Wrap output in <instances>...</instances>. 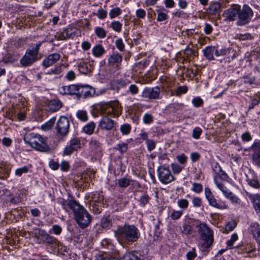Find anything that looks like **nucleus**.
<instances>
[{"instance_id": "obj_49", "label": "nucleus", "mask_w": 260, "mask_h": 260, "mask_svg": "<svg viewBox=\"0 0 260 260\" xmlns=\"http://www.w3.org/2000/svg\"><path fill=\"white\" fill-rule=\"evenodd\" d=\"M182 214L183 211L173 210L170 215V217L172 220H177L180 218Z\"/></svg>"}, {"instance_id": "obj_63", "label": "nucleus", "mask_w": 260, "mask_h": 260, "mask_svg": "<svg viewBox=\"0 0 260 260\" xmlns=\"http://www.w3.org/2000/svg\"><path fill=\"white\" fill-rule=\"evenodd\" d=\"M64 78L68 81H73L76 78L75 73L73 71H70L67 73Z\"/></svg>"}, {"instance_id": "obj_38", "label": "nucleus", "mask_w": 260, "mask_h": 260, "mask_svg": "<svg viewBox=\"0 0 260 260\" xmlns=\"http://www.w3.org/2000/svg\"><path fill=\"white\" fill-rule=\"evenodd\" d=\"M122 24L118 21H113L111 22V27L116 32H119L122 29Z\"/></svg>"}, {"instance_id": "obj_26", "label": "nucleus", "mask_w": 260, "mask_h": 260, "mask_svg": "<svg viewBox=\"0 0 260 260\" xmlns=\"http://www.w3.org/2000/svg\"><path fill=\"white\" fill-rule=\"evenodd\" d=\"M92 53L95 57H100L105 53V50L102 45L98 44L93 47Z\"/></svg>"}, {"instance_id": "obj_56", "label": "nucleus", "mask_w": 260, "mask_h": 260, "mask_svg": "<svg viewBox=\"0 0 260 260\" xmlns=\"http://www.w3.org/2000/svg\"><path fill=\"white\" fill-rule=\"evenodd\" d=\"M178 206L183 209H186L188 206V202L186 199H181L177 202Z\"/></svg>"}, {"instance_id": "obj_53", "label": "nucleus", "mask_w": 260, "mask_h": 260, "mask_svg": "<svg viewBox=\"0 0 260 260\" xmlns=\"http://www.w3.org/2000/svg\"><path fill=\"white\" fill-rule=\"evenodd\" d=\"M192 190L194 192L199 193L203 190V186L199 183H193L192 184Z\"/></svg>"}, {"instance_id": "obj_3", "label": "nucleus", "mask_w": 260, "mask_h": 260, "mask_svg": "<svg viewBox=\"0 0 260 260\" xmlns=\"http://www.w3.org/2000/svg\"><path fill=\"white\" fill-rule=\"evenodd\" d=\"M115 237L122 244H129L134 243L140 237L138 229L134 225L125 224L123 226H118L114 231Z\"/></svg>"}, {"instance_id": "obj_1", "label": "nucleus", "mask_w": 260, "mask_h": 260, "mask_svg": "<svg viewBox=\"0 0 260 260\" xmlns=\"http://www.w3.org/2000/svg\"><path fill=\"white\" fill-rule=\"evenodd\" d=\"M101 114L104 115L99 122V128L103 130L110 131L116 124V122L109 117L119 116L122 112V107L118 101H111L108 103H101L98 105Z\"/></svg>"}, {"instance_id": "obj_17", "label": "nucleus", "mask_w": 260, "mask_h": 260, "mask_svg": "<svg viewBox=\"0 0 260 260\" xmlns=\"http://www.w3.org/2000/svg\"><path fill=\"white\" fill-rule=\"evenodd\" d=\"M223 193L224 197L230 199L233 203H239V199L223 184H218L217 187Z\"/></svg>"}, {"instance_id": "obj_37", "label": "nucleus", "mask_w": 260, "mask_h": 260, "mask_svg": "<svg viewBox=\"0 0 260 260\" xmlns=\"http://www.w3.org/2000/svg\"><path fill=\"white\" fill-rule=\"evenodd\" d=\"M113 84L116 86V89L119 90L125 87L128 84V82L124 79H119L113 81Z\"/></svg>"}, {"instance_id": "obj_55", "label": "nucleus", "mask_w": 260, "mask_h": 260, "mask_svg": "<svg viewBox=\"0 0 260 260\" xmlns=\"http://www.w3.org/2000/svg\"><path fill=\"white\" fill-rule=\"evenodd\" d=\"M139 92V88L135 84H132L129 86L127 91V93H130L132 95L137 94Z\"/></svg>"}, {"instance_id": "obj_47", "label": "nucleus", "mask_w": 260, "mask_h": 260, "mask_svg": "<svg viewBox=\"0 0 260 260\" xmlns=\"http://www.w3.org/2000/svg\"><path fill=\"white\" fill-rule=\"evenodd\" d=\"M202 132V129L200 127H196L192 131V137L194 139H199Z\"/></svg>"}, {"instance_id": "obj_29", "label": "nucleus", "mask_w": 260, "mask_h": 260, "mask_svg": "<svg viewBox=\"0 0 260 260\" xmlns=\"http://www.w3.org/2000/svg\"><path fill=\"white\" fill-rule=\"evenodd\" d=\"M131 180L124 177L118 179L116 184L120 188H125L131 185Z\"/></svg>"}, {"instance_id": "obj_54", "label": "nucleus", "mask_w": 260, "mask_h": 260, "mask_svg": "<svg viewBox=\"0 0 260 260\" xmlns=\"http://www.w3.org/2000/svg\"><path fill=\"white\" fill-rule=\"evenodd\" d=\"M8 174V170L7 168H6V166L1 164L0 166V178H3L7 177Z\"/></svg>"}, {"instance_id": "obj_18", "label": "nucleus", "mask_w": 260, "mask_h": 260, "mask_svg": "<svg viewBox=\"0 0 260 260\" xmlns=\"http://www.w3.org/2000/svg\"><path fill=\"white\" fill-rule=\"evenodd\" d=\"M60 58V55L58 53L51 54L43 60L42 66L45 68H48L59 60Z\"/></svg>"}, {"instance_id": "obj_57", "label": "nucleus", "mask_w": 260, "mask_h": 260, "mask_svg": "<svg viewBox=\"0 0 260 260\" xmlns=\"http://www.w3.org/2000/svg\"><path fill=\"white\" fill-rule=\"evenodd\" d=\"M143 120L144 123L150 124L153 121V117L150 114L146 113L143 116Z\"/></svg>"}, {"instance_id": "obj_25", "label": "nucleus", "mask_w": 260, "mask_h": 260, "mask_svg": "<svg viewBox=\"0 0 260 260\" xmlns=\"http://www.w3.org/2000/svg\"><path fill=\"white\" fill-rule=\"evenodd\" d=\"M204 56L209 60L214 59L215 46H207L203 50Z\"/></svg>"}, {"instance_id": "obj_31", "label": "nucleus", "mask_w": 260, "mask_h": 260, "mask_svg": "<svg viewBox=\"0 0 260 260\" xmlns=\"http://www.w3.org/2000/svg\"><path fill=\"white\" fill-rule=\"evenodd\" d=\"M78 67L79 72L83 74H87L91 71L90 66L84 62L79 63Z\"/></svg>"}, {"instance_id": "obj_24", "label": "nucleus", "mask_w": 260, "mask_h": 260, "mask_svg": "<svg viewBox=\"0 0 260 260\" xmlns=\"http://www.w3.org/2000/svg\"><path fill=\"white\" fill-rule=\"evenodd\" d=\"M95 91L93 88L90 86L80 85L79 94H82L85 98L92 96L95 94Z\"/></svg>"}, {"instance_id": "obj_16", "label": "nucleus", "mask_w": 260, "mask_h": 260, "mask_svg": "<svg viewBox=\"0 0 260 260\" xmlns=\"http://www.w3.org/2000/svg\"><path fill=\"white\" fill-rule=\"evenodd\" d=\"M122 60V57L120 54L114 53L110 56L108 62L110 66L115 67L116 70H119Z\"/></svg>"}, {"instance_id": "obj_45", "label": "nucleus", "mask_w": 260, "mask_h": 260, "mask_svg": "<svg viewBox=\"0 0 260 260\" xmlns=\"http://www.w3.org/2000/svg\"><path fill=\"white\" fill-rule=\"evenodd\" d=\"M61 72V68L59 66H55L54 68L49 70L46 74L47 75H59Z\"/></svg>"}, {"instance_id": "obj_7", "label": "nucleus", "mask_w": 260, "mask_h": 260, "mask_svg": "<svg viewBox=\"0 0 260 260\" xmlns=\"http://www.w3.org/2000/svg\"><path fill=\"white\" fill-rule=\"evenodd\" d=\"M30 138L27 141L24 138L26 143L28 144L31 147L41 152H48L50 150L49 146L47 144L46 139L38 134H31Z\"/></svg>"}, {"instance_id": "obj_11", "label": "nucleus", "mask_w": 260, "mask_h": 260, "mask_svg": "<svg viewBox=\"0 0 260 260\" xmlns=\"http://www.w3.org/2000/svg\"><path fill=\"white\" fill-rule=\"evenodd\" d=\"M212 170L215 173L214 175V182L217 187L218 186V184H222L221 182L220 181V179L226 181L229 178L228 174L222 170L218 163L215 162L213 164Z\"/></svg>"}, {"instance_id": "obj_28", "label": "nucleus", "mask_w": 260, "mask_h": 260, "mask_svg": "<svg viewBox=\"0 0 260 260\" xmlns=\"http://www.w3.org/2000/svg\"><path fill=\"white\" fill-rule=\"evenodd\" d=\"M101 225L102 228L109 229L112 226V222L110 215L104 216L101 219Z\"/></svg>"}, {"instance_id": "obj_35", "label": "nucleus", "mask_w": 260, "mask_h": 260, "mask_svg": "<svg viewBox=\"0 0 260 260\" xmlns=\"http://www.w3.org/2000/svg\"><path fill=\"white\" fill-rule=\"evenodd\" d=\"M76 115L78 119L82 122H86L88 119L87 113L85 110H78L77 112Z\"/></svg>"}, {"instance_id": "obj_15", "label": "nucleus", "mask_w": 260, "mask_h": 260, "mask_svg": "<svg viewBox=\"0 0 260 260\" xmlns=\"http://www.w3.org/2000/svg\"><path fill=\"white\" fill-rule=\"evenodd\" d=\"M80 85L78 84H72L70 85L63 86L59 89L60 93L62 94H79Z\"/></svg>"}, {"instance_id": "obj_51", "label": "nucleus", "mask_w": 260, "mask_h": 260, "mask_svg": "<svg viewBox=\"0 0 260 260\" xmlns=\"http://www.w3.org/2000/svg\"><path fill=\"white\" fill-rule=\"evenodd\" d=\"M28 172V168L26 166L18 168L15 170V174L18 176H21L24 173H27Z\"/></svg>"}, {"instance_id": "obj_27", "label": "nucleus", "mask_w": 260, "mask_h": 260, "mask_svg": "<svg viewBox=\"0 0 260 260\" xmlns=\"http://www.w3.org/2000/svg\"><path fill=\"white\" fill-rule=\"evenodd\" d=\"M208 203L211 206L219 209H225L228 208V206L225 203L223 202H219L217 203L215 197L211 200Z\"/></svg>"}, {"instance_id": "obj_34", "label": "nucleus", "mask_w": 260, "mask_h": 260, "mask_svg": "<svg viewBox=\"0 0 260 260\" xmlns=\"http://www.w3.org/2000/svg\"><path fill=\"white\" fill-rule=\"evenodd\" d=\"M114 149L119 151L121 154H123L125 153L128 149V143L125 142L119 143L115 146Z\"/></svg>"}, {"instance_id": "obj_44", "label": "nucleus", "mask_w": 260, "mask_h": 260, "mask_svg": "<svg viewBox=\"0 0 260 260\" xmlns=\"http://www.w3.org/2000/svg\"><path fill=\"white\" fill-rule=\"evenodd\" d=\"M107 11L103 9H99L96 13H94L93 15L96 16L100 19H104L107 17Z\"/></svg>"}, {"instance_id": "obj_23", "label": "nucleus", "mask_w": 260, "mask_h": 260, "mask_svg": "<svg viewBox=\"0 0 260 260\" xmlns=\"http://www.w3.org/2000/svg\"><path fill=\"white\" fill-rule=\"evenodd\" d=\"M47 107L49 111L55 112L62 107V103L58 99H53L48 102Z\"/></svg>"}, {"instance_id": "obj_14", "label": "nucleus", "mask_w": 260, "mask_h": 260, "mask_svg": "<svg viewBox=\"0 0 260 260\" xmlns=\"http://www.w3.org/2000/svg\"><path fill=\"white\" fill-rule=\"evenodd\" d=\"M250 149L253 152L252 155L253 164L258 167H260V141H255Z\"/></svg>"}, {"instance_id": "obj_61", "label": "nucleus", "mask_w": 260, "mask_h": 260, "mask_svg": "<svg viewBox=\"0 0 260 260\" xmlns=\"http://www.w3.org/2000/svg\"><path fill=\"white\" fill-rule=\"evenodd\" d=\"M205 194L208 202L214 198V196L212 194L210 189L208 187H206L205 188Z\"/></svg>"}, {"instance_id": "obj_60", "label": "nucleus", "mask_w": 260, "mask_h": 260, "mask_svg": "<svg viewBox=\"0 0 260 260\" xmlns=\"http://www.w3.org/2000/svg\"><path fill=\"white\" fill-rule=\"evenodd\" d=\"M147 144V148L149 151H151L154 150L155 148L156 144L155 142L152 140H149L146 142Z\"/></svg>"}, {"instance_id": "obj_8", "label": "nucleus", "mask_w": 260, "mask_h": 260, "mask_svg": "<svg viewBox=\"0 0 260 260\" xmlns=\"http://www.w3.org/2000/svg\"><path fill=\"white\" fill-rule=\"evenodd\" d=\"M38 235L41 237L42 242L49 246L52 249L58 248L61 243L57 238L49 235L45 230L38 229Z\"/></svg>"}, {"instance_id": "obj_4", "label": "nucleus", "mask_w": 260, "mask_h": 260, "mask_svg": "<svg viewBox=\"0 0 260 260\" xmlns=\"http://www.w3.org/2000/svg\"><path fill=\"white\" fill-rule=\"evenodd\" d=\"M67 205L73 211L75 220L81 228L84 229L89 225L91 216L86 209L75 200L69 201Z\"/></svg>"}, {"instance_id": "obj_33", "label": "nucleus", "mask_w": 260, "mask_h": 260, "mask_svg": "<svg viewBox=\"0 0 260 260\" xmlns=\"http://www.w3.org/2000/svg\"><path fill=\"white\" fill-rule=\"evenodd\" d=\"M56 121V117H53L50 120L47 121L46 123L42 125L41 129L43 131H49L51 129L53 125L54 124Z\"/></svg>"}, {"instance_id": "obj_13", "label": "nucleus", "mask_w": 260, "mask_h": 260, "mask_svg": "<svg viewBox=\"0 0 260 260\" xmlns=\"http://www.w3.org/2000/svg\"><path fill=\"white\" fill-rule=\"evenodd\" d=\"M76 35V28L70 26L64 29L63 31L57 32L55 37L58 40H66L70 39H74Z\"/></svg>"}, {"instance_id": "obj_42", "label": "nucleus", "mask_w": 260, "mask_h": 260, "mask_svg": "<svg viewBox=\"0 0 260 260\" xmlns=\"http://www.w3.org/2000/svg\"><path fill=\"white\" fill-rule=\"evenodd\" d=\"M94 31L96 35L100 38H104L106 36V32L102 27H96Z\"/></svg>"}, {"instance_id": "obj_43", "label": "nucleus", "mask_w": 260, "mask_h": 260, "mask_svg": "<svg viewBox=\"0 0 260 260\" xmlns=\"http://www.w3.org/2000/svg\"><path fill=\"white\" fill-rule=\"evenodd\" d=\"M194 226L192 225V223L191 224H184L183 225L182 233L186 235H190Z\"/></svg>"}, {"instance_id": "obj_21", "label": "nucleus", "mask_w": 260, "mask_h": 260, "mask_svg": "<svg viewBox=\"0 0 260 260\" xmlns=\"http://www.w3.org/2000/svg\"><path fill=\"white\" fill-rule=\"evenodd\" d=\"M249 230L257 243L260 245V225L257 222L251 223Z\"/></svg>"}, {"instance_id": "obj_9", "label": "nucleus", "mask_w": 260, "mask_h": 260, "mask_svg": "<svg viewBox=\"0 0 260 260\" xmlns=\"http://www.w3.org/2000/svg\"><path fill=\"white\" fill-rule=\"evenodd\" d=\"M55 129L57 135L62 137L67 136L70 129L69 119L66 116H60L56 122Z\"/></svg>"}, {"instance_id": "obj_6", "label": "nucleus", "mask_w": 260, "mask_h": 260, "mask_svg": "<svg viewBox=\"0 0 260 260\" xmlns=\"http://www.w3.org/2000/svg\"><path fill=\"white\" fill-rule=\"evenodd\" d=\"M42 42H39L34 47L29 48L26 50L24 55L19 61L21 67H30L40 59V57L39 56V51Z\"/></svg>"}, {"instance_id": "obj_22", "label": "nucleus", "mask_w": 260, "mask_h": 260, "mask_svg": "<svg viewBox=\"0 0 260 260\" xmlns=\"http://www.w3.org/2000/svg\"><path fill=\"white\" fill-rule=\"evenodd\" d=\"M249 230L257 243L260 245V225L257 222L251 223Z\"/></svg>"}, {"instance_id": "obj_12", "label": "nucleus", "mask_w": 260, "mask_h": 260, "mask_svg": "<svg viewBox=\"0 0 260 260\" xmlns=\"http://www.w3.org/2000/svg\"><path fill=\"white\" fill-rule=\"evenodd\" d=\"M142 96L148 100L159 99L160 88L158 86L153 88H145L142 92Z\"/></svg>"}, {"instance_id": "obj_52", "label": "nucleus", "mask_w": 260, "mask_h": 260, "mask_svg": "<svg viewBox=\"0 0 260 260\" xmlns=\"http://www.w3.org/2000/svg\"><path fill=\"white\" fill-rule=\"evenodd\" d=\"M131 127L129 124H124L120 126V131L123 135H127L131 131Z\"/></svg>"}, {"instance_id": "obj_10", "label": "nucleus", "mask_w": 260, "mask_h": 260, "mask_svg": "<svg viewBox=\"0 0 260 260\" xmlns=\"http://www.w3.org/2000/svg\"><path fill=\"white\" fill-rule=\"evenodd\" d=\"M157 172L158 179L162 184H167L173 182L175 180V177L169 168L166 167L165 166L159 167Z\"/></svg>"}, {"instance_id": "obj_20", "label": "nucleus", "mask_w": 260, "mask_h": 260, "mask_svg": "<svg viewBox=\"0 0 260 260\" xmlns=\"http://www.w3.org/2000/svg\"><path fill=\"white\" fill-rule=\"evenodd\" d=\"M249 230L257 243L260 245V225L257 222L251 223Z\"/></svg>"}, {"instance_id": "obj_64", "label": "nucleus", "mask_w": 260, "mask_h": 260, "mask_svg": "<svg viewBox=\"0 0 260 260\" xmlns=\"http://www.w3.org/2000/svg\"><path fill=\"white\" fill-rule=\"evenodd\" d=\"M192 203L194 207H200L202 204V199L199 197H194L192 199Z\"/></svg>"}, {"instance_id": "obj_48", "label": "nucleus", "mask_w": 260, "mask_h": 260, "mask_svg": "<svg viewBox=\"0 0 260 260\" xmlns=\"http://www.w3.org/2000/svg\"><path fill=\"white\" fill-rule=\"evenodd\" d=\"M69 145L73 148H75L76 150H77L80 148V141L77 138L73 139L70 141Z\"/></svg>"}, {"instance_id": "obj_40", "label": "nucleus", "mask_w": 260, "mask_h": 260, "mask_svg": "<svg viewBox=\"0 0 260 260\" xmlns=\"http://www.w3.org/2000/svg\"><path fill=\"white\" fill-rule=\"evenodd\" d=\"M247 181L250 186L256 189L260 188V183L257 179L255 178L247 179Z\"/></svg>"}, {"instance_id": "obj_50", "label": "nucleus", "mask_w": 260, "mask_h": 260, "mask_svg": "<svg viewBox=\"0 0 260 260\" xmlns=\"http://www.w3.org/2000/svg\"><path fill=\"white\" fill-rule=\"evenodd\" d=\"M62 232V228L58 224H54L52 226L50 232L53 233L55 235H59Z\"/></svg>"}, {"instance_id": "obj_19", "label": "nucleus", "mask_w": 260, "mask_h": 260, "mask_svg": "<svg viewBox=\"0 0 260 260\" xmlns=\"http://www.w3.org/2000/svg\"><path fill=\"white\" fill-rule=\"evenodd\" d=\"M249 230L257 243L260 245V225L257 222L251 223Z\"/></svg>"}, {"instance_id": "obj_41", "label": "nucleus", "mask_w": 260, "mask_h": 260, "mask_svg": "<svg viewBox=\"0 0 260 260\" xmlns=\"http://www.w3.org/2000/svg\"><path fill=\"white\" fill-rule=\"evenodd\" d=\"M230 51L229 48H222L219 50L215 47V55L216 56H223L229 53Z\"/></svg>"}, {"instance_id": "obj_46", "label": "nucleus", "mask_w": 260, "mask_h": 260, "mask_svg": "<svg viewBox=\"0 0 260 260\" xmlns=\"http://www.w3.org/2000/svg\"><path fill=\"white\" fill-rule=\"evenodd\" d=\"M150 199L149 197L147 194H143L140 198L139 202L140 205L141 207H144L146 204L149 202Z\"/></svg>"}, {"instance_id": "obj_2", "label": "nucleus", "mask_w": 260, "mask_h": 260, "mask_svg": "<svg viewBox=\"0 0 260 260\" xmlns=\"http://www.w3.org/2000/svg\"><path fill=\"white\" fill-rule=\"evenodd\" d=\"M223 16L226 20L233 21L237 20V25L242 26L250 22L253 16V12L247 5H244L242 8L240 5H234L224 11Z\"/></svg>"}, {"instance_id": "obj_32", "label": "nucleus", "mask_w": 260, "mask_h": 260, "mask_svg": "<svg viewBox=\"0 0 260 260\" xmlns=\"http://www.w3.org/2000/svg\"><path fill=\"white\" fill-rule=\"evenodd\" d=\"M95 123L93 122H90L86 124L82 128V131L87 135H91L95 129Z\"/></svg>"}, {"instance_id": "obj_5", "label": "nucleus", "mask_w": 260, "mask_h": 260, "mask_svg": "<svg viewBox=\"0 0 260 260\" xmlns=\"http://www.w3.org/2000/svg\"><path fill=\"white\" fill-rule=\"evenodd\" d=\"M192 225L198 233L199 238L203 242L201 243L202 250H205L212 245L214 241L212 230L205 223L199 220L192 222Z\"/></svg>"}, {"instance_id": "obj_59", "label": "nucleus", "mask_w": 260, "mask_h": 260, "mask_svg": "<svg viewBox=\"0 0 260 260\" xmlns=\"http://www.w3.org/2000/svg\"><path fill=\"white\" fill-rule=\"evenodd\" d=\"M75 151H77L75 148H73L70 145L67 146L63 150L64 155H70Z\"/></svg>"}, {"instance_id": "obj_30", "label": "nucleus", "mask_w": 260, "mask_h": 260, "mask_svg": "<svg viewBox=\"0 0 260 260\" xmlns=\"http://www.w3.org/2000/svg\"><path fill=\"white\" fill-rule=\"evenodd\" d=\"M220 8L221 6L219 3H213L210 5L208 8L209 13L212 15H215L220 11Z\"/></svg>"}, {"instance_id": "obj_62", "label": "nucleus", "mask_w": 260, "mask_h": 260, "mask_svg": "<svg viewBox=\"0 0 260 260\" xmlns=\"http://www.w3.org/2000/svg\"><path fill=\"white\" fill-rule=\"evenodd\" d=\"M192 103L196 107H199L203 104V101L200 97H197L192 100Z\"/></svg>"}, {"instance_id": "obj_39", "label": "nucleus", "mask_w": 260, "mask_h": 260, "mask_svg": "<svg viewBox=\"0 0 260 260\" xmlns=\"http://www.w3.org/2000/svg\"><path fill=\"white\" fill-rule=\"evenodd\" d=\"M121 13V9L118 7H116L110 10L109 15L110 18L113 19L120 15Z\"/></svg>"}, {"instance_id": "obj_58", "label": "nucleus", "mask_w": 260, "mask_h": 260, "mask_svg": "<svg viewBox=\"0 0 260 260\" xmlns=\"http://www.w3.org/2000/svg\"><path fill=\"white\" fill-rule=\"evenodd\" d=\"M115 45L117 48L121 51L124 50L125 46L121 39H118L115 41Z\"/></svg>"}, {"instance_id": "obj_36", "label": "nucleus", "mask_w": 260, "mask_h": 260, "mask_svg": "<svg viewBox=\"0 0 260 260\" xmlns=\"http://www.w3.org/2000/svg\"><path fill=\"white\" fill-rule=\"evenodd\" d=\"M102 260H115L113 258H104ZM119 260H140L137 256L131 253H126L124 254Z\"/></svg>"}]
</instances>
